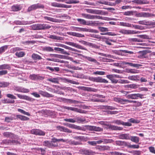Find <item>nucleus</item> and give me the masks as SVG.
Segmentation results:
<instances>
[{
	"instance_id": "09e8293b",
	"label": "nucleus",
	"mask_w": 155,
	"mask_h": 155,
	"mask_svg": "<svg viewBox=\"0 0 155 155\" xmlns=\"http://www.w3.org/2000/svg\"><path fill=\"white\" fill-rule=\"evenodd\" d=\"M116 145L119 146H122L126 145V142L124 141H121L120 140H117L115 141Z\"/></svg>"
},
{
	"instance_id": "a878e982",
	"label": "nucleus",
	"mask_w": 155,
	"mask_h": 155,
	"mask_svg": "<svg viewBox=\"0 0 155 155\" xmlns=\"http://www.w3.org/2000/svg\"><path fill=\"white\" fill-rule=\"evenodd\" d=\"M11 68L10 65L7 64H4L0 65V70L4 69H8L9 70L11 69Z\"/></svg>"
},
{
	"instance_id": "4468645a",
	"label": "nucleus",
	"mask_w": 155,
	"mask_h": 155,
	"mask_svg": "<svg viewBox=\"0 0 155 155\" xmlns=\"http://www.w3.org/2000/svg\"><path fill=\"white\" fill-rule=\"evenodd\" d=\"M54 49L55 51L59 52L61 53L67 55H70L69 53L62 48L58 47H54Z\"/></svg>"
},
{
	"instance_id": "7c9ffc66",
	"label": "nucleus",
	"mask_w": 155,
	"mask_h": 155,
	"mask_svg": "<svg viewBox=\"0 0 155 155\" xmlns=\"http://www.w3.org/2000/svg\"><path fill=\"white\" fill-rule=\"evenodd\" d=\"M10 83L8 82L2 81L0 82V88L5 87L9 86Z\"/></svg>"
},
{
	"instance_id": "c9c22d12",
	"label": "nucleus",
	"mask_w": 155,
	"mask_h": 155,
	"mask_svg": "<svg viewBox=\"0 0 155 155\" xmlns=\"http://www.w3.org/2000/svg\"><path fill=\"white\" fill-rule=\"evenodd\" d=\"M113 100L115 101L122 104H124V103H123L124 99H123L120 97H115L114 98Z\"/></svg>"
},
{
	"instance_id": "2f4dec72",
	"label": "nucleus",
	"mask_w": 155,
	"mask_h": 155,
	"mask_svg": "<svg viewBox=\"0 0 155 155\" xmlns=\"http://www.w3.org/2000/svg\"><path fill=\"white\" fill-rule=\"evenodd\" d=\"M31 58L34 60H41L42 59L41 57L39 55L33 53L31 56Z\"/></svg>"
},
{
	"instance_id": "4c0bfd02",
	"label": "nucleus",
	"mask_w": 155,
	"mask_h": 155,
	"mask_svg": "<svg viewBox=\"0 0 155 155\" xmlns=\"http://www.w3.org/2000/svg\"><path fill=\"white\" fill-rule=\"evenodd\" d=\"M14 119H16V118L15 117V116L13 115L11 116L10 117H6L5 118V122H9L11 120H12Z\"/></svg>"
},
{
	"instance_id": "cd10ccee",
	"label": "nucleus",
	"mask_w": 155,
	"mask_h": 155,
	"mask_svg": "<svg viewBox=\"0 0 155 155\" xmlns=\"http://www.w3.org/2000/svg\"><path fill=\"white\" fill-rule=\"evenodd\" d=\"M73 30L77 31H88V29L86 28L74 27Z\"/></svg>"
},
{
	"instance_id": "f257e3e1",
	"label": "nucleus",
	"mask_w": 155,
	"mask_h": 155,
	"mask_svg": "<svg viewBox=\"0 0 155 155\" xmlns=\"http://www.w3.org/2000/svg\"><path fill=\"white\" fill-rule=\"evenodd\" d=\"M30 27L33 30H39L49 29L51 26L46 24H37L32 25L30 26Z\"/></svg>"
},
{
	"instance_id": "5fc2aeb1",
	"label": "nucleus",
	"mask_w": 155,
	"mask_h": 155,
	"mask_svg": "<svg viewBox=\"0 0 155 155\" xmlns=\"http://www.w3.org/2000/svg\"><path fill=\"white\" fill-rule=\"evenodd\" d=\"M18 112L25 115H26L28 116L30 115V114L28 112H25L24 110L21 109L19 108L18 109Z\"/></svg>"
},
{
	"instance_id": "de8ad7c7",
	"label": "nucleus",
	"mask_w": 155,
	"mask_h": 155,
	"mask_svg": "<svg viewBox=\"0 0 155 155\" xmlns=\"http://www.w3.org/2000/svg\"><path fill=\"white\" fill-rule=\"evenodd\" d=\"M13 134L9 132H6L3 133V135L6 137L12 138L14 137Z\"/></svg>"
},
{
	"instance_id": "864d4df0",
	"label": "nucleus",
	"mask_w": 155,
	"mask_h": 155,
	"mask_svg": "<svg viewBox=\"0 0 155 155\" xmlns=\"http://www.w3.org/2000/svg\"><path fill=\"white\" fill-rule=\"evenodd\" d=\"M125 87L130 88H137V85L134 84H128L125 85Z\"/></svg>"
},
{
	"instance_id": "680f3d73",
	"label": "nucleus",
	"mask_w": 155,
	"mask_h": 155,
	"mask_svg": "<svg viewBox=\"0 0 155 155\" xmlns=\"http://www.w3.org/2000/svg\"><path fill=\"white\" fill-rule=\"evenodd\" d=\"M79 42L86 46H89V45L90 42H87L84 40L79 41Z\"/></svg>"
},
{
	"instance_id": "58836bf2",
	"label": "nucleus",
	"mask_w": 155,
	"mask_h": 155,
	"mask_svg": "<svg viewBox=\"0 0 155 155\" xmlns=\"http://www.w3.org/2000/svg\"><path fill=\"white\" fill-rule=\"evenodd\" d=\"M139 77L138 75H133L128 77V79L131 80H139Z\"/></svg>"
},
{
	"instance_id": "473e14b6",
	"label": "nucleus",
	"mask_w": 155,
	"mask_h": 155,
	"mask_svg": "<svg viewBox=\"0 0 155 155\" xmlns=\"http://www.w3.org/2000/svg\"><path fill=\"white\" fill-rule=\"evenodd\" d=\"M48 37L52 39L57 40H61V37L55 35H49Z\"/></svg>"
},
{
	"instance_id": "8fccbe9b",
	"label": "nucleus",
	"mask_w": 155,
	"mask_h": 155,
	"mask_svg": "<svg viewBox=\"0 0 155 155\" xmlns=\"http://www.w3.org/2000/svg\"><path fill=\"white\" fill-rule=\"evenodd\" d=\"M103 139V143H112L113 140L111 139L104 138Z\"/></svg>"
},
{
	"instance_id": "e2e57ef3",
	"label": "nucleus",
	"mask_w": 155,
	"mask_h": 155,
	"mask_svg": "<svg viewBox=\"0 0 155 155\" xmlns=\"http://www.w3.org/2000/svg\"><path fill=\"white\" fill-rule=\"evenodd\" d=\"M130 65L131 66L136 68H138L141 66V65L140 64H134L131 63H130Z\"/></svg>"
},
{
	"instance_id": "1a4fd4ad",
	"label": "nucleus",
	"mask_w": 155,
	"mask_h": 155,
	"mask_svg": "<svg viewBox=\"0 0 155 155\" xmlns=\"http://www.w3.org/2000/svg\"><path fill=\"white\" fill-rule=\"evenodd\" d=\"M64 108L68 110H70L73 111H74L75 112L81 113L84 114L86 113V111L81 109H78L77 108L75 107L65 106L64 107Z\"/></svg>"
},
{
	"instance_id": "6ab92c4d",
	"label": "nucleus",
	"mask_w": 155,
	"mask_h": 155,
	"mask_svg": "<svg viewBox=\"0 0 155 155\" xmlns=\"http://www.w3.org/2000/svg\"><path fill=\"white\" fill-rule=\"evenodd\" d=\"M69 34L71 35L76 36L78 37H84V35L81 34L79 33L74 32H70L69 33Z\"/></svg>"
},
{
	"instance_id": "f8f14e48",
	"label": "nucleus",
	"mask_w": 155,
	"mask_h": 155,
	"mask_svg": "<svg viewBox=\"0 0 155 155\" xmlns=\"http://www.w3.org/2000/svg\"><path fill=\"white\" fill-rule=\"evenodd\" d=\"M78 88L81 89V90L88 91H93L95 92L97 91V90L96 89L88 87H79Z\"/></svg>"
},
{
	"instance_id": "7ed1b4c3",
	"label": "nucleus",
	"mask_w": 155,
	"mask_h": 155,
	"mask_svg": "<svg viewBox=\"0 0 155 155\" xmlns=\"http://www.w3.org/2000/svg\"><path fill=\"white\" fill-rule=\"evenodd\" d=\"M67 140L64 139H57L54 138L52 139L51 141H50L51 147L52 148L53 147L57 146H58L57 142L61 141L63 142H67Z\"/></svg>"
},
{
	"instance_id": "13d9d810",
	"label": "nucleus",
	"mask_w": 155,
	"mask_h": 155,
	"mask_svg": "<svg viewBox=\"0 0 155 155\" xmlns=\"http://www.w3.org/2000/svg\"><path fill=\"white\" fill-rule=\"evenodd\" d=\"M111 155H126V154L117 152H113L110 153Z\"/></svg>"
},
{
	"instance_id": "69168bd1",
	"label": "nucleus",
	"mask_w": 155,
	"mask_h": 155,
	"mask_svg": "<svg viewBox=\"0 0 155 155\" xmlns=\"http://www.w3.org/2000/svg\"><path fill=\"white\" fill-rule=\"evenodd\" d=\"M66 81L68 82L73 84H79V83L78 82L72 80L67 79Z\"/></svg>"
},
{
	"instance_id": "a18cd8bd",
	"label": "nucleus",
	"mask_w": 155,
	"mask_h": 155,
	"mask_svg": "<svg viewBox=\"0 0 155 155\" xmlns=\"http://www.w3.org/2000/svg\"><path fill=\"white\" fill-rule=\"evenodd\" d=\"M50 55L52 57H53L56 58H58L61 59H65V56L64 55H58L57 54H50Z\"/></svg>"
},
{
	"instance_id": "ddd939ff",
	"label": "nucleus",
	"mask_w": 155,
	"mask_h": 155,
	"mask_svg": "<svg viewBox=\"0 0 155 155\" xmlns=\"http://www.w3.org/2000/svg\"><path fill=\"white\" fill-rule=\"evenodd\" d=\"M133 3L137 4H148L149 2L146 0H134L132 1Z\"/></svg>"
},
{
	"instance_id": "72a5a7b5",
	"label": "nucleus",
	"mask_w": 155,
	"mask_h": 155,
	"mask_svg": "<svg viewBox=\"0 0 155 155\" xmlns=\"http://www.w3.org/2000/svg\"><path fill=\"white\" fill-rule=\"evenodd\" d=\"M77 21L79 22L80 24L81 25H87V21H86L85 20L81 19V18H78L77 19Z\"/></svg>"
},
{
	"instance_id": "338daca9",
	"label": "nucleus",
	"mask_w": 155,
	"mask_h": 155,
	"mask_svg": "<svg viewBox=\"0 0 155 155\" xmlns=\"http://www.w3.org/2000/svg\"><path fill=\"white\" fill-rule=\"evenodd\" d=\"M94 74H95L104 75L105 74V72L103 71H97L94 72Z\"/></svg>"
},
{
	"instance_id": "e433bc0d",
	"label": "nucleus",
	"mask_w": 155,
	"mask_h": 155,
	"mask_svg": "<svg viewBox=\"0 0 155 155\" xmlns=\"http://www.w3.org/2000/svg\"><path fill=\"white\" fill-rule=\"evenodd\" d=\"M42 17L45 20H47L55 22H56V19L47 16H42Z\"/></svg>"
},
{
	"instance_id": "f3484780",
	"label": "nucleus",
	"mask_w": 155,
	"mask_h": 155,
	"mask_svg": "<svg viewBox=\"0 0 155 155\" xmlns=\"http://www.w3.org/2000/svg\"><path fill=\"white\" fill-rule=\"evenodd\" d=\"M106 77L109 79L113 83L116 84L118 82V80L115 79L112 74L107 75L106 76Z\"/></svg>"
},
{
	"instance_id": "3c124183",
	"label": "nucleus",
	"mask_w": 155,
	"mask_h": 155,
	"mask_svg": "<svg viewBox=\"0 0 155 155\" xmlns=\"http://www.w3.org/2000/svg\"><path fill=\"white\" fill-rule=\"evenodd\" d=\"M43 50L45 51L49 52H53L54 51L52 48L47 46L43 48Z\"/></svg>"
},
{
	"instance_id": "a19ab883",
	"label": "nucleus",
	"mask_w": 155,
	"mask_h": 155,
	"mask_svg": "<svg viewBox=\"0 0 155 155\" xmlns=\"http://www.w3.org/2000/svg\"><path fill=\"white\" fill-rule=\"evenodd\" d=\"M110 128L112 130H121L123 129L122 127L111 125L110 126Z\"/></svg>"
},
{
	"instance_id": "f704fd0d",
	"label": "nucleus",
	"mask_w": 155,
	"mask_h": 155,
	"mask_svg": "<svg viewBox=\"0 0 155 155\" xmlns=\"http://www.w3.org/2000/svg\"><path fill=\"white\" fill-rule=\"evenodd\" d=\"M15 55L18 58H21L25 55V53L24 51L17 52L15 53Z\"/></svg>"
},
{
	"instance_id": "c85d7f7f",
	"label": "nucleus",
	"mask_w": 155,
	"mask_h": 155,
	"mask_svg": "<svg viewBox=\"0 0 155 155\" xmlns=\"http://www.w3.org/2000/svg\"><path fill=\"white\" fill-rule=\"evenodd\" d=\"M130 140L134 142L137 143L139 141V138L137 136H130Z\"/></svg>"
},
{
	"instance_id": "9d476101",
	"label": "nucleus",
	"mask_w": 155,
	"mask_h": 155,
	"mask_svg": "<svg viewBox=\"0 0 155 155\" xmlns=\"http://www.w3.org/2000/svg\"><path fill=\"white\" fill-rule=\"evenodd\" d=\"M29 78L33 80H42L44 79V78L42 76H41L38 74H30L29 76Z\"/></svg>"
},
{
	"instance_id": "9b49d317",
	"label": "nucleus",
	"mask_w": 155,
	"mask_h": 155,
	"mask_svg": "<svg viewBox=\"0 0 155 155\" xmlns=\"http://www.w3.org/2000/svg\"><path fill=\"white\" fill-rule=\"evenodd\" d=\"M81 15L83 17L89 19H94L97 18L98 17L97 15H92L83 13L81 14Z\"/></svg>"
},
{
	"instance_id": "20e7f679",
	"label": "nucleus",
	"mask_w": 155,
	"mask_h": 155,
	"mask_svg": "<svg viewBox=\"0 0 155 155\" xmlns=\"http://www.w3.org/2000/svg\"><path fill=\"white\" fill-rule=\"evenodd\" d=\"M119 32L123 34L132 35L139 34L140 32L132 30L121 29L119 31Z\"/></svg>"
},
{
	"instance_id": "774afa93",
	"label": "nucleus",
	"mask_w": 155,
	"mask_h": 155,
	"mask_svg": "<svg viewBox=\"0 0 155 155\" xmlns=\"http://www.w3.org/2000/svg\"><path fill=\"white\" fill-rule=\"evenodd\" d=\"M132 153L134 155H140L141 154V151L139 150H134L132 152Z\"/></svg>"
},
{
	"instance_id": "39448f33",
	"label": "nucleus",
	"mask_w": 155,
	"mask_h": 155,
	"mask_svg": "<svg viewBox=\"0 0 155 155\" xmlns=\"http://www.w3.org/2000/svg\"><path fill=\"white\" fill-rule=\"evenodd\" d=\"M65 43L68 45L75 47L78 49H79L82 50H84L86 51L87 50V49L85 48L84 47L78 44L74 43L73 42L70 41H66L65 42Z\"/></svg>"
},
{
	"instance_id": "a211bd4d",
	"label": "nucleus",
	"mask_w": 155,
	"mask_h": 155,
	"mask_svg": "<svg viewBox=\"0 0 155 155\" xmlns=\"http://www.w3.org/2000/svg\"><path fill=\"white\" fill-rule=\"evenodd\" d=\"M81 153L82 154L85 155H93L94 153L92 151L87 150H82Z\"/></svg>"
},
{
	"instance_id": "6e6552de",
	"label": "nucleus",
	"mask_w": 155,
	"mask_h": 155,
	"mask_svg": "<svg viewBox=\"0 0 155 155\" xmlns=\"http://www.w3.org/2000/svg\"><path fill=\"white\" fill-rule=\"evenodd\" d=\"M31 134L39 136H44L45 135V132L39 129H33L30 131Z\"/></svg>"
},
{
	"instance_id": "6e6d98bb",
	"label": "nucleus",
	"mask_w": 155,
	"mask_h": 155,
	"mask_svg": "<svg viewBox=\"0 0 155 155\" xmlns=\"http://www.w3.org/2000/svg\"><path fill=\"white\" fill-rule=\"evenodd\" d=\"M69 143L71 144L75 145L80 144L79 142L76 141L75 140H70L69 142Z\"/></svg>"
},
{
	"instance_id": "4d7b16f0",
	"label": "nucleus",
	"mask_w": 155,
	"mask_h": 155,
	"mask_svg": "<svg viewBox=\"0 0 155 155\" xmlns=\"http://www.w3.org/2000/svg\"><path fill=\"white\" fill-rule=\"evenodd\" d=\"M133 11H130L124 12V14L125 15H133Z\"/></svg>"
},
{
	"instance_id": "5701e85b",
	"label": "nucleus",
	"mask_w": 155,
	"mask_h": 155,
	"mask_svg": "<svg viewBox=\"0 0 155 155\" xmlns=\"http://www.w3.org/2000/svg\"><path fill=\"white\" fill-rule=\"evenodd\" d=\"M16 117V119H19L22 120H28L29 119V118L20 115H17Z\"/></svg>"
},
{
	"instance_id": "b1692460",
	"label": "nucleus",
	"mask_w": 155,
	"mask_h": 155,
	"mask_svg": "<svg viewBox=\"0 0 155 155\" xmlns=\"http://www.w3.org/2000/svg\"><path fill=\"white\" fill-rule=\"evenodd\" d=\"M137 23L139 24L145 25H150L151 24L150 22L147 20L140 21H138Z\"/></svg>"
},
{
	"instance_id": "0e129e2a",
	"label": "nucleus",
	"mask_w": 155,
	"mask_h": 155,
	"mask_svg": "<svg viewBox=\"0 0 155 155\" xmlns=\"http://www.w3.org/2000/svg\"><path fill=\"white\" fill-rule=\"evenodd\" d=\"M64 121L72 123H74L76 122V120H75L71 118L64 119Z\"/></svg>"
},
{
	"instance_id": "79ce46f5",
	"label": "nucleus",
	"mask_w": 155,
	"mask_h": 155,
	"mask_svg": "<svg viewBox=\"0 0 155 155\" xmlns=\"http://www.w3.org/2000/svg\"><path fill=\"white\" fill-rule=\"evenodd\" d=\"M119 23V25L120 26L129 27H132V25L128 23L120 22Z\"/></svg>"
},
{
	"instance_id": "c756f323",
	"label": "nucleus",
	"mask_w": 155,
	"mask_h": 155,
	"mask_svg": "<svg viewBox=\"0 0 155 155\" xmlns=\"http://www.w3.org/2000/svg\"><path fill=\"white\" fill-rule=\"evenodd\" d=\"M51 5L53 7L57 8H62V4L54 2H51Z\"/></svg>"
},
{
	"instance_id": "aec40b11",
	"label": "nucleus",
	"mask_w": 155,
	"mask_h": 155,
	"mask_svg": "<svg viewBox=\"0 0 155 155\" xmlns=\"http://www.w3.org/2000/svg\"><path fill=\"white\" fill-rule=\"evenodd\" d=\"M60 78H50L48 79V81L52 83L58 84L59 83Z\"/></svg>"
},
{
	"instance_id": "bf43d9fd",
	"label": "nucleus",
	"mask_w": 155,
	"mask_h": 155,
	"mask_svg": "<svg viewBox=\"0 0 155 155\" xmlns=\"http://www.w3.org/2000/svg\"><path fill=\"white\" fill-rule=\"evenodd\" d=\"M133 27H134L135 29H136L143 30L144 29L143 26L137 25H133Z\"/></svg>"
},
{
	"instance_id": "052dcab7",
	"label": "nucleus",
	"mask_w": 155,
	"mask_h": 155,
	"mask_svg": "<svg viewBox=\"0 0 155 155\" xmlns=\"http://www.w3.org/2000/svg\"><path fill=\"white\" fill-rule=\"evenodd\" d=\"M152 15L148 12H143V17H151Z\"/></svg>"
},
{
	"instance_id": "dca6fc26",
	"label": "nucleus",
	"mask_w": 155,
	"mask_h": 155,
	"mask_svg": "<svg viewBox=\"0 0 155 155\" xmlns=\"http://www.w3.org/2000/svg\"><path fill=\"white\" fill-rule=\"evenodd\" d=\"M95 82L98 83H107L108 81L105 79L101 77H95Z\"/></svg>"
},
{
	"instance_id": "2eb2a0df",
	"label": "nucleus",
	"mask_w": 155,
	"mask_h": 155,
	"mask_svg": "<svg viewBox=\"0 0 155 155\" xmlns=\"http://www.w3.org/2000/svg\"><path fill=\"white\" fill-rule=\"evenodd\" d=\"M39 92L40 94L44 97H54V95H53L49 94L46 91L40 90L39 91Z\"/></svg>"
},
{
	"instance_id": "412c9836",
	"label": "nucleus",
	"mask_w": 155,
	"mask_h": 155,
	"mask_svg": "<svg viewBox=\"0 0 155 155\" xmlns=\"http://www.w3.org/2000/svg\"><path fill=\"white\" fill-rule=\"evenodd\" d=\"M12 10L14 12L18 11L21 10V7L19 5H15L12 6L11 8Z\"/></svg>"
},
{
	"instance_id": "4be33fe9",
	"label": "nucleus",
	"mask_w": 155,
	"mask_h": 155,
	"mask_svg": "<svg viewBox=\"0 0 155 155\" xmlns=\"http://www.w3.org/2000/svg\"><path fill=\"white\" fill-rule=\"evenodd\" d=\"M120 139H122L130 140V137L128 134H122L119 136Z\"/></svg>"
},
{
	"instance_id": "423d86ee",
	"label": "nucleus",
	"mask_w": 155,
	"mask_h": 155,
	"mask_svg": "<svg viewBox=\"0 0 155 155\" xmlns=\"http://www.w3.org/2000/svg\"><path fill=\"white\" fill-rule=\"evenodd\" d=\"M73 54H77L78 56H82L84 58L87 59L89 61L93 62L95 64H96L97 65H98L99 64V63L97 62V61L94 58L92 57H90L89 56H84L81 54H78L76 53H74Z\"/></svg>"
},
{
	"instance_id": "bb28decb",
	"label": "nucleus",
	"mask_w": 155,
	"mask_h": 155,
	"mask_svg": "<svg viewBox=\"0 0 155 155\" xmlns=\"http://www.w3.org/2000/svg\"><path fill=\"white\" fill-rule=\"evenodd\" d=\"M89 129L91 130L95 131H99L102 130V129L101 128L95 126H90Z\"/></svg>"
},
{
	"instance_id": "393cba45",
	"label": "nucleus",
	"mask_w": 155,
	"mask_h": 155,
	"mask_svg": "<svg viewBox=\"0 0 155 155\" xmlns=\"http://www.w3.org/2000/svg\"><path fill=\"white\" fill-rule=\"evenodd\" d=\"M18 97L20 98L26 100L28 101H31V98L28 96L25 95H22L20 94H16Z\"/></svg>"
},
{
	"instance_id": "49530a36",
	"label": "nucleus",
	"mask_w": 155,
	"mask_h": 155,
	"mask_svg": "<svg viewBox=\"0 0 155 155\" xmlns=\"http://www.w3.org/2000/svg\"><path fill=\"white\" fill-rule=\"evenodd\" d=\"M8 45H4L0 48V54L4 53L7 49Z\"/></svg>"
},
{
	"instance_id": "37998d69",
	"label": "nucleus",
	"mask_w": 155,
	"mask_h": 155,
	"mask_svg": "<svg viewBox=\"0 0 155 155\" xmlns=\"http://www.w3.org/2000/svg\"><path fill=\"white\" fill-rule=\"evenodd\" d=\"M68 126L70 128H74L76 129L80 130L81 129V127L76 125L74 124H68Z\"/></svg>"
},
{
	"instance_id": "603ef678",
	"label": "nucleus",
	"mask_w": 155,
	"mask_h": 155,
	"mask_svg": "<svg viewBox=\"0 0 155 155\" xmlns=\"http://www.w3.org/2000/svg\"><path fill=\"white\" fill-rule=\"evenodd\" d=\"M79 2L78 0H69L68 1L66 2L65 3L68 4H76L79 3Z\"/></svg>"
},
{
	"instance_id": "c03bdc74",
	"label": "nucleus",
	"mask_w": 155,
	"mask_h": 155,
	"mask_svg": "<svg viewBox=\"0 0 155 155\" xmlns=\"http://www.w3.org/2000/svg\"><path fill=\"white\" fill-rule=\"evenodd\" d=\"M43 144L45 146H46L49 148H52L50 141L48 140L44 141L43 143Z\"/></svg>"
},
{
	"instance_id": "0eeeda50",
	"label": "nucleus",
	"mask_w": 155,
	"mask_h": 155,
	"mask_svg": "<svg viewBox=\"0 0 155 155\" xmlns=\"http://www.w3.org/2000/svg\"><path fill=\"white\" fill-rule=\"evenodd\" d=\"M143 95L140 94H132L127 95L126 98L132 99H137L138 98H142Z\"/></svg>"
},
{
	"instance_id": "ea45409f",
	"label": "nucleus",
	"mask_w": 155,
	"mask_h": 155,
	"mask_svg": "<svg viewBox=\"0 0 155 155\" xmlns=\"http://www.w3.org/2000/svg\"><path fill=\"white\" fill-rule=\"evenodd\" d=\"M85 10L87 13L91 14H97V11L91 9H85Z\"/></svg>"
},
{
	"instance_id": "f03ea898",
	"label": "nucleus",
	"mask_w": 155,
	"mask_h": 155,
	"mask_svg": "<svg viewBox=\"0 0 155 155\" xmlns=\"http://www.w3.org/2000/svg\"><path fill=\"white\" fill-rule=\"evenodd\" d=\"M45 8L44 5H43L40 3H37L32 5L29 6L27 10L28 12H30L31 11L35 10L37 9L42 8Z\"/></svg>"
}]
</instances>
